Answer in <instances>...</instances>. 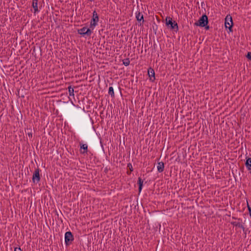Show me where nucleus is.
<instances>
[{
	"instance_id": "bb28decb",
	"label": "nucleus",
	"mask_w": 251,
	"mask_h": 251,
	"mask_svg": "<svg viewBox=\"0 0 251 251\" xmlns=\"http://www.w3.org/2000/svg\"><path fill=\"white\" fill-rule=\"evenodd\" d=\"M203 27H205L206 30H208L209 29V26L207 25L204 26Z\"/></svg>"
},
{
	"instance_id": "4468645a",
	"label": "nucleus",
	"mask_w": 251,
	"mask_h": 251,
	"mask_svg": "<svg viewBox=\"0 0 251 251\" xmlns=\"http://www.w3.org/2000/svg\"><path fill=\"white\" fill-rule=\"evenodd\" d=\"M245 166L248 170L251 171V158L249 157H246Z\"/></svg>"
},
{
	"instance_id": "9b49d317",
	"label": "nucleus",
	"mask_w": 251,
	"mask_h": 251,
	"mask_svg": "<svg viewBox=\"0 0 251 251\" xmlns=\"http://www.w3.org/2000/svg\"><path fill=\"white\" fill-rule=\"evenodd\" d=\"M80 149V153L84 154L87 153L88 152V146L86 144H82L81 143H79Z\"/></svg>"
},
{
	"instance_id": "9d476101",
	"label": "nucleus",
	"mask_w": 251,
	"mask_h": 251,
	"mask_svg": "<svg viewBox=\"0 0 251 251\" xmlns=\"http://www.w3.org/2000/svg\"><path fill=\"white\" fill-rule=\"evenodd\" d=\"M136 18L138 22H140V25H143L144 23L143 15L141 14L140 12L138 11L136 13Z\"/></svg>"
},
{
	"instance_id": "1a4fd4ad",
	"label": "nucleus",
	"mask_w": 251,
	"mask_h": 251,
	"mask_svg": "<svg viewBox=\"0 0 251 251\" xmlns=\"http://www.w3.org/2000/svg\"><path fill=\"white\" fill-rule=\"evenodd\" d=\"M148 75L150 78V80L151 82H154L155 79V72L154 70L151 67H150L148 68Z\"/></svg>"
},
{
	"instance_id": "ddd939ff",
	"label": "nucleus",
	"mask_w": 251,
	"mask_h": 251,
	"mask_svg": "<svg viewBox=\"0 0 251 251\" xmlns=\"http://www.w3.org/2000/svg\"><path fill=\"white\" fill-rule=\"evenodd\" d=\"M143 182H144V181L141 177H139L138 178L137 184L138 185V186H139V187H138L139 194L141 193V192L142 190L143 186Z\"/></svg>"
},
{
	"instance_id": "2eb2a0df",
	"label": "nucleus",
	"mask_w": 251,
	"mask_h": 251,
	"mask_svg": "<svg viewBox=\"0 0 251 251\" xmlns=\"http://www.w3.org/2000/svg\"><path fill=\"white\" fill-rule=\"evenodd\" d=\"M157 171L159 173H162L164 170V163L161 161L157 163Z\"/></svg>"
},
{
	"instance_id": "f257e3e1",
	"label": "nucleus",
	"mask_w": 251,
	"mask_h": 251,
	"mask_svg": "<svg viewBox=\"0 0 251 251\" xmlns=\"http://www.w3.org/2000/svg\"><path fill=\"white\" fill-rule=\"evenodd\" d=\"M80 124L82 129L87 133L95 131L94 122L90 115H83L80 119Z\"/></svg>"
},
{
	"instance_id": "393cba45",
	"label": "nucleus",
	"mask_w": 251,
	"mask_h": 251,
	"mask_svg": "<svg viewBox=\"0 0 251 251\" xmlns=\"http://www.w3.org/2000/svg\"><path fill=\"white\" fill-rule=\"evenodd\" d=\"M248 210H249V212L250 217L251 218V208L249 205V204H248Z\"/></svg>"
},
{
	"instance_id": "423d86ee",
	"label": "nucleus",
	"mask_w": 251,
	"mask_h": 251,
	"mask_svg": "<svg viewBox=\"0 0 251 251\" xmlns=\"http://www.w3.org/2000/svg\"><path fill=\"white\" fill-rule=\"evenodd\" d=\"M233 23L232 17L230 15H227L225 18V25L226 28H228L229 32H232V26Z\"/></svg>"
},
{
	"instance_id": "aec40b11",
	"label": "nucleus",
	"mask_w": 251,
	"mask_h": 251,
	"mask_svg": "<svg viewBox=\"0 0 251 251\" xmlns=\"http://www.w3.org/2000/svg\"><path fill=\"white\" fill-rule=\"evenodd\" d=\"M123 63L126 66H128L130 64L129 59L128 58L124 59V60H123Z\"/></svg>"
},
{
	"instance_id": "412c9836",
	"label": "nucleus",
	"mask_w": 251,
	"mask_h": 251,
	"mask_svg": "<svg viewBox=\"0 0 251 251\" xmlns=\"http://www.w3.org/2000/svg\"><path fill=\"white\" fill-rule=\"evenodd\" d=\"M244 224L243 223L242 224L241 227H240V228H241L243 230V231L245 233V234H246L247 229L244 226Z\"/></svg>"
},
{
	"instance_id": "20e7f679",
	"label": "nucleus",
	"mask_w": 251,
	"mask_h": 251,
	"mask_svg": "<svg viewBox=\"0 0 251 251\" xmlns=\"http://www.w3.org/2000/svg\"><path fill=\"white\" fill-rule=\"evenodd\" d=\"M77 33L78 34L81 35L83 37L85 36H90L93 33V30L92 28H87L86 26L82 27L81 29L77 30Z\"/></svg>"
},
{
	"instance_id": "39448f33",
	"label": "nucleus",
	"mask_w": 251,
	"mask_h": 251,
	"mask_svg": "<svg viewBox=\"0 0 251 251\" xmlns=\"http://www.w3.org/2000/svg\"><path fill=\"white\" fill-rule=\"evenodd\" d=\"M74 240L73 233L70 231H67L65 234V242L66 246H69L72 244Z\"/></svg>"
},
{
	"instance_id": "6ab92c4d",
	"label": "nucleus",
	"mask_w": 251,
	"mask_h": 251,
	"mask_svg": "<svg viewBox=\"0 0 251 251\" xmlns=\"http://www.w3.org/2000/svg\"><path fill=\"white\" fill-rule=\"evenodd\" d=\"M69 94L70 96H74V88L72 87V86H69L68 87Z\"/></svg>"
},
{
	"instance_id": "a878e982",
	"label": "nucleus",
	"mask_w": 251,
	"mask_h": 251,
	"mask_svg": "<svg viewBox=\"0 0 251 251\" xmlns=\"http://www.w3.org/2000/svg\"><path fill=\"white\" fill-rule=\"evenodd\" d=\"M232 219H234V220H237L238 221H242V219H241L238 218L234 217V216L232 217Z\"/></svg>"
},
{
	"instance_id": "cd10ccee",
	"label": "nucleus",
	"mask_w": 251,
	"mask_h": 251,
	"mask_svg": "<svg viewBox=\"0 0 251 251\" xmlns=\"http://www.w3.org/2000/svg\"><path fill=\"white\" fill-rule=\"evenodd\" d=\"M108 171V169L106 167L104 168V172L105 173H107Z\"/></svg>"
},
{
	"instance_id": "c85d7f7f",
	"label": "nucleus",
	"mask_w": 251,
	"mask_h": 251,
	"mask_svg": "<svg viewBox=\"0 0 251 251\" xmlns=\"http://www.w3.org/2000/svg\"><path fill=\"white\" fill-rule=\"evenodd\" d=\"M132 172V171H127L126 172V174L128 175H130L131 173Z\"/></svg>"
},
{
	"instance_id": "7c9ffc66",
	"label": "nucleus",
	"mask_w": 251,
	"mask_h": 251,
	"mask_svg": "<svg viewBox=\"0 0 251 251\" xmlns=\"http://www.w3.org/2000/svg\"><path fill=\"white\" fill-rule=\"evenodd\" d=\"M90 1H93L94 0H89Z\"/></svg>"
},
{
	"instance_id": "0eeeda50",
	"label": "nucleus",
	"mask_w": 251,
	"mask_h": 251,
	"mask_svg": "<svg viewBox=\"0 0 251 251\" xmlns=\"http://www.w3.org/2000/svg\"><path fill=\"white\" fill-rule=\"evenodd\" d=\"M99 15L95 10L93 12V16L91 20L90 28H92V30L94 27L96 26L98 22H99Z\"/></svg>"
},
{
	"instance_id": "f03ea898",
	"label": "nucleus",
	"mask_w": 251,
	"mask_h": 251,
	"mask_svg": "<svg viewBox=\"0 0 251 251\" xmlns=\"http://www.w3.org/2000/svg\"><path fill=\"white\" fill-rule=\"evenodd\" d=\"M165 21L166 25L170 27L171 29L174 30L176 32L178 30L177 23L175 21H173L172 18L167 16L166 17Z\"/></svg>"
},
{
	"instance_id": "6e6552de",
	"label": "nucleus",
	"mask_w": 251,
	"mask_h": 251,
	"mask_svg": "<svg viewBox=\"0 0 251 251\" xmlns=\"http://www.w3.org/2000/svg\"><path fill=\"white\" fill-rule=\"evenodd\" d=\"M40 172H41V170L38 167L37 168L35 169L32 176V180L34 183L37 184L40 181L41 176L40 175Z\"/></svg>"
},
{
	"instance_id": "a211bd4d",
	"label": "nucleus",
	"mask_w": 251,
	"mask_h": 251,
	"mask_svg": "<svg viewBox=\"0 0 251 251\" xmlns=\"http://www.w3.org/2000/svg\"><path fill=\"white\" fill-rule=\"evenodd\" d=\"M25 132L27 133L29 138L31 139L32 138V129L31 127L27 128L25 129Z\"/></svg>"
},
{
	"instance_id": "2f4dec72",
	"label": "nucleus",
	"mask_w": 251,
	"mask_h": 251,
	"mask_svg": "<svg viewBox=\"0 0 251 251\" xmlns=\"http://www.w3.org/2000/svg\"><path fill=\"white\" fill-rule=\"evenodd\" d=\"M72 103L74 105H75V104L73 103V102H72Z\"/></svg>"
},
{
	"instance_id": "c756f323",
	"label": "nucleus",
	"mask_w": 251,
	"mask_h": 251,
	"mask_svg": "<svg viewBox=\"0 0 251 251\" xmlns=\"http://www.w3.org/2000/svg\"><path fill=\"white\" fill-rule=\"evenodd\" d=\"M100 143L101 146V147H102V149L103 150V144H102V142H101V140H100Z\"/></svg>"
},
{
	"instance_id": "f3484780",
	"label": "nucleus",
	"mask_w": 251,
	"mask_h": 251,
	"mask_svg": "<svg viewBox=\"0 0 251 251\" xmlns=\"http://www.w3.org/2000/svg\"><path fill=\"white\" fill-rule=\"evenodd\" d=\"M108 93V94L109 95H110V96L112 98H115L114 91V89H113V87L110 86L109 87Z\"/></svg>"
},
{
	"instance_id": "f8f14e48",
	"label": "nucleus",
	"mask_w": 251,
	"mask_h": 251,
	"mask_svg": "<svg viewBox=\"0 0 251 251\" xmlns=\"http://www.w3.org/2000/svg\"><path fill=\"white\" fill-rule=\"evenodd\" d=\"M32 6L34 9V14L39 12L38 8V0H32Z\"/></svg>"
},
{
	"instance_id": "dca6fc26",
	"label": "nucleus",
	"mask_w": 251,
	"mask_h": 251,
	"mask_svg": "<svg viewBox=\"0 0 251 251\" xmlns=\"http://www.w3.org/2000/svg\"><path fill=\"white\" fill-rule=\"evenodd\" d=\"M230 224L233 225L234 226H235L236 227H241L242 224H243L242 223V221H238V222H231Z\"/></svg>"
},
{
	"instance_id": "b1692460",
	"label": "nucleus",
	"mask_w": 251,
	"mask_h": 251,
	"mask_svg": "<svg viewBox=\"0 0 251 251\" xmlns=\"http://www.w3.org/2000/svg\"><path fill=\"white\" fill-rule=\"evenodd\" d=\"M14 251H23L20 247H16L14 248Z\"/></svg>"
},
{
	"instance_id": "5701e85b",
	"label": "nucleus",
	"mask_w": 251,
	"mask_h": 251,
	"mask_svg": "<svg viewBox=\"0 0 251 251\" xmlns=\"http://www.w3.org/2000/svg\"><path fill=\"white\" fill-rule=\"evenodd\" d=\"M246 57L250 60H251V52H248L246 55Z\"/></svg>"
},
{
	"instance_id": "4be33fe9",
	"label": "nucleus",
	"mask_w": 251,
	"mask_h": 251,
	"mask_svg": "<svg viewBox=\"0 0 251 251\" xmlns=\"http://www.w3.org/2000/svg\"><path fill=\"white\" fill-rule=\"evenodd\" d=\"M127 168L129 170V171H132V172L133 171L132 165L130 163H129L127 164Z\"/></svg>"
},
{
	"instance_id": "7ed1b4c3",
	"label": "nucleus",
	"mask_w": 251,
	"mask_h": 251,
	"mask_svg": "<svg viewBox=\"0 0 251 251\" xmlns=\"http://www.w3.org/2000/svg\"><path fill=\"white\" fill-rule=\"evenodd\" d=\"M208 24V19L207 16L204 14L199 19L198 21L194 23V25L197 26L204 27Z\"/></svg>"
}]
</instances>
